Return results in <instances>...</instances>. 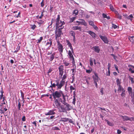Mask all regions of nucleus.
I'll list each match as a JSON object with an SVG mask.
<instances>
[{
  "instance_id": "2",
  "label": "nucleus",
  "mask_w": 134,
  "mask_h": 134,
  "mask_svg": "<svg viewBox=\"0 0 134 134\" xmlns=\"http://www.w3.org/2000/svg\"><path fill=\"white\" fill-rule=\"evenodd\" d=\"M55 82L56 83H53L52 81H51V85L50 86V87L52 88L53 87H54L55 88L56 86H57V89H60L64 85L63 83V81H60V83H59L57 80H56L55 81Z\"/></svg>"
},
{
  "instance_id": "42",
  "label": "nucleus",
  "mask_w": 134,
  "mask_h": 134,
  "mask_svg": "<svg viewBox=\"0 0 134 134\" xmlns=\"http://www.w3.org/2000/svg\"><path fill=\"white\" fill-rule=\"evenodd\" d=\"M129 71L131 72L132 73H134V70L133 69H132L131 67H130V68L129 69Z\"/></svg>"
},
{
  "instance_id": "28",
  "label": "nucleus",
  "mask_w": 134,
  "mask_h": 134,
  "mask_svg": "<svg viewBox=\"0 0 134 134\" xmlns=\"http://www.w3.org/2000/svg\"><path fill=\"white\" fill-rule=\"evenodd\" d=\"M63 63L65 66H68L69 64L70 63L66 61H64Z\"/></svg>"
},
{
  "instance_id": "59",
  "label": "nucleus",
  "mask_w": 134,
  "mask_h": 134,
  "mask_svg": "<svg viewBox=\"0 0 134 134\" xmlns=\"http://www.w3.org/2000/svg\"><path fill=\"white\" fill-rule=\"evenodd\" d=\"M86 71L87 73H90L91 72V71L90 70H86Z\"/></svg>"
},
{
  "instance_id": "18",
  "label": "nucleus",
  "mask_w": 134,
  "mask_h": 134,
  "mask_svg": "<svg viewBox=\"0 0 134 134\" xmlns=\"http://www.w3.org/2000/svg\"><path fill=\"white\" fill-rule=\"evenodd\" d=\"M67 77V75L66 74H64L63 75L62 78V79L61 81H63V83L64 84L65 83V81L64 80Z\"/></svg>"
},
{
  "instance_id": "20",
  "label": "nucleus",
  "mask_w": 134,
  "mask_h": 134,
  "mask_svg": "<svg viewBox=\"0 0 134 134\" xmlns=\"http://www.w3.org/2000/svg\"><path fill=\"white\" fill-rule=\"evenodd\" d=\"M52 44V42L51 41V40H48V42L46 43V45L47 46H48L49 47L51 46Z\"/></svg>"
},
{
  "instance_id": "16",
  "label": "nucleus",
  "mask_w": 134,
  "mask_h": 134,
  "mask_svg": "<svg viewBox=\"0 0 134 134\" xmlns=\"http://www.w3.org/2000/svg\"><path fill=\"white\" fill-rule=\"evenodd\" d=\"M118 86H119V87L118 90V92H120L121 91H125L123 88L122 87L121 85H119Z\"/></svg>"
},
{
  "instance_id": "49",
  "label": "nucleus",
  "mask_w": 134,
  "mask_h": 134,
  "mask_svg": "<svg viewBox=\"0 0 134 134\" xmlns=\"http://www.w3.org/2000/svg\"><path fill=\"white\" fill-rule=\"evenodd\" d=\"M110 9L112 10L113 11H114V9L113 7V6L112 5H110Z\"/></svg>"
},
{
  "instance_id": "63",
  "label": "nucleus",
  "mask_w": 134,
  "mask_h": 134,
  "mask_svg": "<svg viewBox=\"0 0 134 134\" xmlns=\"http://www.w3.org/2000/svg\"><path fill=\"white\" fill-rule=\"evenodd\" d=\"M68 121H69V122L70 123H73V121L71 119H68Z\"/></svg>"
},
{
  "instance_id": "17",
  "label": "nucleus",
  "mask_w": 134,
  "mask_h": 134,
  "mask_svg": "<svg viewBox=\"0 0 134 134\" xmlns=\"http://www.w3.org/2000/svg\"><path fill=\"white\" fill-rule=\"evenodd\" d=\"M88 33L89 34L93 37L94 38L96 37V35L93 32L91 31H88Z\"/></svg>"
},
{
  "instance_id": "8",
  "label": "nucleus",
  "mask_w": 134,
  "mask_h": 134,
  "mask_svg": "<svg viewBox=\"0 0 134 134\" xmlns=\"http://www.w3.org/2000/svg\"><path fill=\"white\" fill-rule=\"evenodd\" d=\"M81 20V21H76V23L78 24H77L78 25H79L80 24L83 25L85 26H87V24L85 21L83 19H80L79 20Z\"/></svg>"
},
{
  "instance_id": "36",
  "label": "nucleus",
  "mask_w": 134,
  "mask_h": 134,
  "mask_svg": "<svg viewBox=\"0 0 134 134\" xmlns=\"http://www.w3.org/2000/svg\"><path fill=\"white\" fill-rule=\"evenodd\" d=\"M21 105L20 103L19 102H18V110H20V107H21Z\"/></svg>"
},
{
  "instance_id": "54",
  "label": "nucleus",
  "mask_w": 134,
  "mask_h": 134,
  "mask_svg": "<svg viewBox=\"0 0 134 134\" xmlns=\"http://www.w3.org/2000/svg\"><path fill=\"white\" fill-rule=\"evenodd\" d=\"M93 27L94 28L95 30H97L98 29V27H97L94 25L93 26Z\"/></svg>"
},
{
  "instance_id": "6",
  "label": "nucleus",
  "mask_w": 134,
  "mask_h": 134,
  "mask_svg": "<svg viewBox=\"0 0 134 134\" xmlns=\"http://www.w3.org/2000/svg\"><path fill=\"white\" fill-rule=\"evenodd\" d=\"M63 28L61 27L58 29H55L56 30L55 31V38L56 39H57V38L60 37L61 35L63 33L62 32V30Z\"/></svg>"
},
{
  "instance_id": "9",
  "label": "nucleus",
  "mask_w": 134,
  "mask_h": 134,
  "mask_svg": "<svg viewBox=\"0 0 134 134\" xmlns=\"http://www.w3.org/2000/svg\"><path fill=\"white\" fill-rule=\"evenodd\" d=\"M121 117L124 121H134V118L133 117L130 118L128 116H122Z\"/></svg>"
},
{
  "instance_id": "22",
  "label": "nucleus",
  "mask_w": 134,
  "mask_h": 134,
  "mask_svg": "<svg viewBox=\"0 0 134 134\" xmlns=\"http://www.w3.org/2000/svg\"><path fill=\"white\" fill-rule=\"evenodd\" d=\"M54 54H52V55H51L49 56V57L48 59H49L50 61H52L54 58Z\"/></svg>"
},
{
  "instance_id": "26",
  "label": "nucleus",
  "mask_w": 134,
  "mask_h": 134,
  "mask_svg": "<svg viewBox=\"0 0 134 134\" xmlns=\"http://www.w3.org/2000/svg\"><path fill=\"white\" fill-rule=\"evenodd\" d=\"M78 13V11L77 10H75L74 11L73 13V14L75 16L76 15H77Z\"/></svg>"
},
{
  "instance_id": "40",
  "label": "nucleus",
  "mask_w": 134,
  "mask_h": 134,
  "mask_svg": "<svg viewBox=\"0 0 134 134\" xmlns=\"http://www.w3.org/2000/svg\"><path fill=\"white\" fill-rule=\"evenodd\" d=\"M66 42L67 43V44L69 47L72 45L71 43L68 40H66Z\"/></svg>"
},
{
  "instance_id": "37",
  "label": "nucleus",
  "mask_w": 134,
  "mask_h": 134,
  "mask_svg": "<svg viewBox=\"0 0 134 134\" xmlns=\"http://www.w3.org/2000/svg\"><path fill=\"white\" fill-rule=\"evenodd\" d=\"M73 101H72V103L74 105H75L76 99V98H75V96H73Z\"/></svg>"
},
{
  "instance_id": "25",
  "label": "nucleus",
  "mask_w": 134,
  "mask_h": 134,
  "mask_svg": "<svg viewBox=\"0 0 134 134\" xmlns=\"http://www.w3.org/2000/svg\"><path fill=\"white\" fill-rule=\"evenodd\" d=\"M93 79L94 82L98 81V77H95L94 76H93Z\"/></svg>"
},
{
  "instance_id": "51",
  "label": "nucleus",
  "mask_w": 134,
  "mask_h": 134,
  "mask_svg": "<svg viewBox=\"0 0 134 134\" xmlns=\"http://www.w3.org/2000/svg\"><path fill=\"white\" fill-rule=\"evenodd\" d=\"M110 74V70H108V72L106 73L107 76H109Z\"/></svg>"
},
{
  "instance_id": "27",
  "label": "nucleus",
  "mask_w": 134,
  "mask_h": 134,
  "mask_svg": "<svg viewBox=\"0 0 134 134\" xmlns=\"http://www.w3.org/2000/svg\"><path fill=\"white\" fill-rule=\"evenodd\" d=\"M70 34L71 36H73V37L75 36V33L74 31H72V30L70 32Z\"/></svg>"
},
{
  "instance_id": "21",
  "label": "nucleus",
  "mask_w": 134,
  "mask_h": 134,
  "mask_svg": "<svg viewBox=\"0 0 134 134\" xmlns=\"http://www.w3.org/2000/svg\"><path fill=\"white\" fill-rule=\"evenodd\" d=\"M59 72L64 71V66L63 65H60L58 68Z\"/></svg>"
},
{
  "instance_id": "32",
  "label": "nucleus",
  "mask_w": 134,
  "mask_h": 134,
  "mask_svg": "<svg viewBox=\"0 0 134 134\" xmlns=\"http://www.w3.org/2000/svg\"><path fill=\"white\" fill-rule=\"evenodd\" d=\"M116 82L117 84V86H119V85H120V81L119 79H118L116 80Z\"/></svg>"
},
{
  "instance_id": "52",
  "label": "nucleus",
  "mask_w": 134,
  "mask_h": 134,
  "mask_svg": "<svg viewBox=\"0 0 134 134\" xmlns=\"http://www.w3.org/2000/svg\"><path fill=\"white\" fill-rule=\"evenodd\" d=\"M128 92L129 91H130L131 92V91H132V88L131 87H129L128 88Z\"/></svg>"
},
{
  "instance_id": "15",
  "label": "nucleus",
  "mask_w": 134,
  "mask_h": 134,
  "mask_svg": "<svg viewBox=\"0 0 134 134\" xmlns=\"http://www.w3.org/2000/svg\"><path fill=\"white\" fill-rule=\"evenodd\" d=\"M72 29L74 30H78L80 31H81V27H79L77 26H74L72 27Z\"/></svg>"
},
{
  "instance_id": "64",
  "label": "nucleus",
  "mask_w": 134,
  "mask_h": 134,
  "mask_svg": "<svg viewBox=\"0 0 134 134\" xmlns=\"http://www.w3.org/2000/svg\"><path fill=\"white\" fill-rule=\"evenodd\" d=\"M123 16H124V17L127 18H128L129 16H128L126 14H124L123 15Z\"/></svg>"
},
{
  "instance_id": "4",
  "label": "nucleus",
  "mask_w": 134,
  "mask_h": 134,
  "mask_svg": "<svg viewBox=\"0 0 134 134\" xmlns=\"http://www.w3.org/2000/svg\"><path fill=\"white\" fill-rule=\"evenodd\" d=\"M63 92L61 91H56L52 93V96L54 99H59L61 97Z\"/></svg>"
},
{
  "instance_id": "29",
  "label": "nucleus",
  "mask_w": 134,
  "mask_h": 134,
  "mask_svg": "<svg viewBox=\"0 0 134 134\" xmlns=\"http://www.w3.org/2000/svg\"><path fill=\"white\" fill-rule=\"evenodd\" d=\"M129 77L130 80H131V83H134V80H133V78L131 77L130 76H129Z\"/></svg>"
},
{
  "instance_id": "53",
  "label": "nucleus",
  "mask_w": 134,
  "mask_h": 134,
  "mask_svg": "<svg viewBox=\"0 0 134 134\" xmlns=\"http://www.w3.org/2000/svg\"><path fill=\"white\" fill-rule=\"evenodd\" d=\"M41 6L42 7H43V6L44 5V0H42V1L41 2Z\"/></svg>"
},
{
  "instance_id": "50",
  "label": "nucleus",
  "mask_w": 134,
  "mask_h": 134,
  "mask_svg": "<svg viewBox=\"0 0 134 134\" xmlns=\"http://www.w3.org/2000/svg\"><path fill=\"white\" fill-rule=\"evenodd\" d=\"M0 113L1 114L4 113V110L2 109V108H1V109H0Z\"/></svg>"
},
{
  "instance_id": "33",
  "label": "nucleus",
  "mask_w": 134,
  "mask_h": 134,
  "mask_svg": "<svg viewBox=\"0 0 134 134\" xmlns=\"http://www.w3.org/2000/svg\"><path fill=\"white\" fill-rule=\"evenodd\" d=\"M79 12V13L81 15H83L84 14V11L82 10H80Z\"/></svg>"
},
{
  "instance_id": "43",
  "label": "nucleus",
  "mask_w": 134,
  "mask_h": 134,
  "mask_svg": "<svg viewBox=\"0 0 134 134\" xmlns=\"http://www.w3.org/2000/svg\"><path fill=\"white\" fill-rule=\"evenodd\" d=\"M21 96L23 99H24V94L21 91H20Z\"/></svg>"
},
{
  "instance_id": "7",
  "label": "nucleus",
  "mask_w": 134,
  "mask_h": 134,
  "mask_svg": "<svg viewBox=\"0 0 134 134\" xmlns=\"http://www.w3.org/2000/svg\"><path fill=\"white\" fill-rule=\"evenodd\" d=\"M54 103L56 106L55 108H57L58 109V108L61 105V104L59 102L60 100H59V99H54Z\"/></svg>"
},
{
  "instance_id": "62",
  "label": "nucleus",
  "mask_w": 134,
  "mask_h": 134,
  "mask_svg": "<svg viewBox=\"0 0 134 134\" xmlns=\"http://www.w3.org/2000/svg\"><path fill=\"white\" fill-rule=\"evenodd\" d=\"M121 133V131L119 130H118L117 131V133L118 134H120Z\"/></svg>"
},
{
  "instance_id": "1",
  "label": "nucleus",
  "mask_w": 134,
  "mask_h": 134,
  "mask_svg": "<svg viewBox=\"0 0 134 134\" xmlns=\"http://www.w3.org/2000/svg\"><path fill=\"white\" fill-rule=\"evenodd\" d=\"M62 104L58 108V111L60 113L67 112V111H69L72 108V107L67 103H62Z\"/></svg>"
},
{
  "instance_id": "55",
  "label": "nucleus",
  "mask_w": 134,
  "mask_h": 134,
  "mask_svg": "<svg viewBox=\"0 0 134 134\" xmlns=\"http://www.w3.org/2000/svg\"><path fill=\"white\" fill-rule=\"evenodd\" d=\"M63 119H64V120H62V121L64 122H67L68 121V118H64Z\"/></svg>"
},
{
  "instance_id": "11",
  "label": "nucleus",
  "mask_w": 134,
  "mask_h": 134,
  "mask_svg": "<svg viewBox=\"0 0 134 134\" xmlns=\"http://www.w3.org/2000/svg\"><path fill=\"white\" fill-rule=\"evenodd\" d=\"M100 38L105 43H108V41L107 37L105 36H100Z\"/></svg>"
},
{
  "instance_id": "24",
  "label": "nucleus",
  "mask_w": 134,
  "mask_h": 134,
  "mask_svg": "<svg viewBox=\"0 0 134 134\" xmlns=\"http://www.w3.org/2000/svg\"><path fill=\"white\" fill-rule=\"evenodd\" d=\"M105 121L107 122L109 126H113V123L109 122L108 120H106Z\"/></svg>"
},
{
  "instance_id": "46",
  "label": "nucleus",
  "mask_w": 134,
  "mask_h": 134,
  "mask_svg": "<svg viewBox=\"0 0 134 134\" xmlns=\"http://www.w3.org/2000/svg\"><path fill=\"white\" fill-rule=\"evenodd\" d=\"M44 22V21L42 20H40L38 22V23L39 24H43Z\"/></svg>"
},
{
  "instance_id": "39",
  "label": "nucleus",
  "mask_w": 134,
  "mask_h": 134,
  "mask_svg": "<svg viewBox=\"0 0 134 134\" xmlns=\"http://www.w3.org/2000/svg\"><path fill=\"white\" fill-rule=\"evenodd\" d=\"M88 22L89 23V24L90 25L93 26L94 25V23L93 21H89Z\"/></svg>"
},
{
  "instance_id": "23",
  "label": "nucleus",
  "mask_w": 134,
  "mask_h": 134,
  "mask_svg": "<svg viewBox=\"0 0 134 134\" xmlns=\"http://www.w3.org/2000/svg\"><path fill=\"white\" fill-rule=\"evenodd\" d=\"M70 88L71 92H72L73 90H76L75 87H74L72 85L70 86Z\"/></svg>"
},
{
  "instance_id": "5",
  "label": "nucleus",
  "mask_w": 134,
  "mask_h": 134,
  "mask_svg": "<svg viewBox=\"0 0 134 134\" xmlns=\"http://www.w3.org/2000/svg\"><path fill=\"white\" fill-rule=\"evenodd\" d=\"M72 53H73L70 50H69L68 51V54L69 56L68 57L71 60H72V65L73 66H75V67L76 68V65L75 64L74 58L73 55L72 54Z\"/></svg>"
},
{
  "instance_id": "30",
  "label": "nucleus",
  "mask_w": 134,
  "mask_h": 134,
  "mask_svg": "<svg viewBox=\"0 0 134 134\" xmlns=\"http://www.w3.org/2000/svg\"><path fill=\"white\" fill-rule=\"evenodd\" d=\"M130 96L132 98V101H133V103H134V92H133L132 93Z\"/></svg>"
},
{
  "instance_id": "44",
  "label": "nucleus",
  "mask_w": 134,
  "mask_h": 134,
  "mask_svg": "<svg viewBox=\"0 0 134 134\" xmlns=\"http://www.w3.org/2000/svg\"><path fill=\"white\" fill-rule=\"evenodd\" d=\"M43 39V37H41L40 38V39L39 40H38V41L37 42V43H39Z\"/></svg>"
},
{
  "instance_id": "34",
  "label": "nucleus",
  "mask_w": 134,
  "mask_h": 134,
  "mask_svg": "<svg viewBox=\"0 0 134 134\" xmlns=\"http://www.w3.org/2000/svg\"><path fill=\"white\" fill-rule=\"evenodd\" d=\"M52 129L54 130H60L59 128L57 126L53 127H52Z\"/></svg>"
},
{
  "instance_id": "35",
  "label": "nucleus",
  "mask_w": 134,
  "mask_h": 134,
  "mask_svg": "<svg viewBox=\"0 0 134 134\" xmlns=\"http://www.w3.org/2000/svg\"><path fill=\"white\" fill-rule=\"evenodd\" d=\"M125 90L124 91H122V93L121 94V97H125Z\"/></svg>"
},
{
  "instance_id": "38",
  "label": "nucleus",
  "mask_w": 134,
  "mask_h": 134,
  "mask_svg": "<svg viewBox=\"0 0 134 134\" xmlns=\"http://www.w3.org/2000/svg\"><path fill=\"white\" fill-rule=\"evenodd\" d=\"M90 65L91 66H93V60L91 58L90 59Z\"/></svg>"
},
{
  "instance_id": "57",
  "label": "nucleus",
  "mask_w": 134,
  "mask_h": 134,
  "mask_svg": "<svg viewBox=\"0 0 134 134\" xmlns=\"http://www.w3.org/2000/svg\"><path fill=\"white\" fill-rule=\"evenodd\" d=\"M108 70H110V63H108Z\"/></svg>"
},
{
  "instance_id": "58",
  "label": "nucleus",
  "mask_w": 134,
  "mask_h": 134,
  "mask_svg": "<svg viewBox=\"0 0 134 134\" xmlns=\"http://www.w3.org/2000/svg\"><path fill=\"white\" fill-rule=\"evenodd\" d=\"M103 88H101L100 89V92L101 93L102 95H103Z\"/></svg>"
},
{
  "instance_id": "48",
  "label": "nucleus",
  "mask_w": 134,
  "mask_h": 134,
  "mask_svg": "<svg viewBox=\"0 0 134 134\" xmlns=\"http://www.w3.org/2000/svg\"><path fill=\"white\" fill-rule=\"evenodd\" d=\"M118 26L114 24H112V27L114 29L117 28Z\"/></svg>"
},
{
  "instance_id": "3",
  "label": "nucleus",
  "mask_w": 134,
  "mask_h": 134,
  "mask_svg": "<svg viewBox=\"0 0 134 134\" xmlns=\"http://www.w3.org/2000/svg\"><path fill=\"white\" fill-rule=\"evenodd\" d=\"M60 16L59 15H58L57 18L55 20L56 28L55 29L59 28V27H62L63 25L64 24V21L62 22L60 20Z\"/></svg>"
},
{
  "instance_id": "14",
  "label": "nucleus",
  "mask_w": 134,
  "mask_h": 134,
  "mask_svg": "<svg viewBox=\"0 0 134 134\" xmlns=\"http://www.w3.org/2000/svg\"><path fill=\"white\" fill-rule=\"evenodd\" d=\"M92 48H93L95 52L98 53L100 51V49L99 47L97 46H94L92 47Z\"/></svg>"
},
{
  "instance_id": "56",
  "label": "nucleus",
  "mask_w": 134,
  "mask_h": 134,
  "mask_svg": "<svg viewBox=\"0 0 134 134\" xmlns=\"http://www.w3.org/2000/svg\"><path fill=\"white\" fill-rule=\"evenodd\" d=\"M69 47V48H70L71 49V51H72V52L73 53H74V51H73V48L72 47V45Z\"/></svg>"
},
{
  "instance_id": "61",
  "label": "nucleus",
  "mask_w": 134,
  "mask_h": 134,
  "mask_svg": "<svg viewBox=\"0 0 134 134\" xmlns=\"http://www.w3.org/2000/svg\"><path fill=\"white\" fill-rule=\"evenodd\" d=\"M102 15L104 18H107V15L106 14H105L103 13L102 14Z\"/></svg>"
},
{
  "instance_id": "41",
  "label": "nucleus",
  "mask_w": 134,
  "mask_h": 134,
  "mask_svg": "<svg viewBox=\"0 0 134 134\" xmlns=\"http://www.w3.org/2000/svg\"><path fill=\"white\" fill-rule=\"evenodd\" d=\"M31 27L32 29L34 30L36 27V26L35 25H31Z\"/></svg>"
},
{
  "instance_id": "31",
  "label": "nucleus",
  "mask_w": 134,
  "mask_h": 134,
  "mask_svg": "<svg viewBox=\"0 0 134 134\" xmlns=\"http://www.w3.org/2000/svg\"><path fill=\"white\" fill-rule=\"evenodd\" d=\"M130 41L132 42H134V36H132L129 38Z\"/></svg>"
},
{
  "instance_id": "10",
  "label": "nucleus",
  "mask_w": 134,
  "mask_h": 134,
  "mask_svg": "<svg viewBox=\"0 0 134 134\" xmlns=\"http://www.w3.org/2000/svg\"><path fill=\"white\" fill-rule=\"evenodd\" d=\"M58 50L59 51V52H63V46L59 42H58Z\"/></svg>"
},
{
  "instance_id": "13",
  "label": "nucleus",
  "mask_w": 134,
  "mask_h": 134,
  "mask_svg": "<svg viewBox=\"0 0 134 134\" xmlns=\"http://www.w3.org/2000/svg\"><path fill=\"white\" fill-rule=\"evenodd\" d=\"M55 114V113L54 111V110H49L48 112L45 113V114L46 115H54Z\"/></svg>"
},
{
  "instance_id": "19",
  "label": "nucleus",
  "mask_w": 134,
  "mask_h": 134,
  "mask_svg": "<svg viewBox=\"0 0 134 134\" xmlns=\"http://www.w3.org/2000/svg\"><path fill=\"white\" fill-rule=\"evenodd\" d=\"M115 12L117 18L120 19H122V16L121 15L119 14L117 11H115Z\"/></svg>"
},
{
  "instance_id": "45",
  "label": "nucleus",
  "mask_w": 134,
  "mask_h": 134,
  "mask_svg": "<svg viewBox=\"0 0 134 134\" xmlns=\"http://www.w3.org/2000/svg\"><path fill=\"white\" fill-rule=\"evenodd\" d=\"M59 75H60V77L62 78V76H63L64 71H61V72H59Z\"/></svg>"
},
{
  "instance_id": "47",
  "label": "nucleus",
  "mask_w": 134,
  "mask_h": 134,
  "mask_svg": "<svg viewBox=\"0 0 134 134\" xmlns=\"http://www.w3.org/2000/svg\"><path fill=\"white\" fill-rule=\"evenodd\" d=\"M75 17H72L70 19V21L71 22H73L76 19Z\"/></svg>"
},
{
  "instance_id": "12",
  "label": "nucleus",
  "mask_w": 134,
  "mask_h": 134,
  "mask_svg": "<svg viewBox=\"0 0 134 134\" xmlns=\"http://www.w3.org/2000/svg\"><path fill=\"white\" fill-rule=\"evenodd\" d=\"M66 95H65L63 93H62V94L61 95V96H62L63 100H62V99L61 98H59V100H60V102L62 103H66V99L65 98V97L66 96Z\"/></svg>"
},
{
  "instance_id": "60",
  "label": "nucleus",
  "mask_w": 134,
  "mask_h": 134,
  "mask_svg": "<svg viewBox=\"0 0 134 134\" xmlns=\"http://www.w3.org/2000/svg\"><path fill=\"white\" fill-rule=\"evenodd\" d=\"M22 120L23 121H25L26 120L25 117V116H23L22 118Z\"/></svg>"
}]
</instances>
